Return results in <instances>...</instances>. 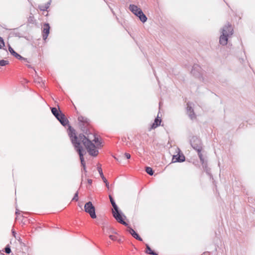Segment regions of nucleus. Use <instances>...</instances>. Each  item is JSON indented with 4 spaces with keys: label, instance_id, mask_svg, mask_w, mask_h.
Returning <instances> with one entry per match:
<instances>
[{
    "label": "nucleus",
    "instance_id": "f257e3e1",
    "mask_svg": "<svg viewBox=\"0 0 255 255\" xmlns=\"http://www.w3.org/2000/svg\"><path fill=\"white\" fill-rule=\"evenodd\" d=\"M78 121L79 126L83 132L77 136L78 141L83 143L90 155L94 157L97 156L99 151L96 148L101 146V142L95 134L92 133L90 120L85 117L79 116Z\"/></svg>",
    "mask_w": 255,
    "mask_h": 255
},
{
    "label": "nucleus",
    "instance_id": "f03ea898",
    "mask_svg": "<svg viewBox=\"0 0 255 255\" xmlns=\"http://www.w3.org/2000/svg\"><path fill=\"white\" fill-rule=\"evenodd\" d=\"M68 135L75 149L79 155L81 165L82 166V170L86 173L87 171L84 158V150L80 143L78 141V137L75 130L71 126H69V128Z\"/></svg>",
    "mask_w": 255,
    "mask_h": 255
},
{
    "label": "nucleus",
    "instance_id": "7ed1b4c3",
    "mask_svg": "<svg viewBox=\"0 0 255 255\" xmlns=\"http://www.w3.org/2000/svg\"><path fill=\"white\" fill-rule=\"evenodd\" d=\"M222 34L220 37L219 42L222 45H226L228 41V38L233 34V28L229 22L225 24L222 28Z\"/></svg>",
    "mask_w": 255,
    "mask_h": 255
},
{
    "label": "nucleus",
    "instance_id": "20e7f679",
    "mask_svg": "<svg viewBox=\"0 0 255 255\" xmlns=\"http://www.w3.org/2000/svg\"><path fill=\"white\" fill-rule=\"evenodd\" d=\"M111 203L113 207L112 210V214L114 218L119 223L125 226H128V224L127 223L124 219L126 218V216L123 214L122 211L119 209L118 205L116 204L115 200H112Z\"/></svg>",
    "mask_w": 255,
    "mask_h": 255
},
{
    "label": "nucleus",
    "instance_id": "39448f33",
    "mask_svg": "<svg viewBox=\"0 0 255 255\" xmlns=\"http://www.w3.org/2000/svg\"><path fill=\"white\" fill-rule=\"evenodd\" d=\"M190 144L192 148L197 152H201L202 150V143L201 139L196 136H193L190 139Z\"/></svg>",
    "mask_w": 255,
    "mask_h": 255
},
{
    "label": "nucleus",
    "instance_id": "423d86ee",
    "mask_svg": "<svg viewBox=\"0 0 255 255\" xmlns=\"http://www.w3.org/2000/svg\"><path fill=\"white\" fill-rule=\"evenodd\" d=\"M191 73L195 77L199 78L202 82H206L207 81L205 78L203 77L202 69L199 65L194 64L193 66Z\"/></svg>",
    "mask_w": 255,
    "mask_h": 255
},
{
    "label": "nucleus",
    "instance_id": "0eeeda50",
    "mask_svg": "<svg viewBox=\"0 0 255 255\" xmlns=\"http://www.w3.org/2000/svg\"><path fill=\"white\" fill-rule=\"evenodd\" d=\"M84 210L90 215L92 219L96 218L97 216L95 212V208L93 206L92 202L89 201L85 204Z\"/></svg>",
    "mask_w": 255,
    "mask_h": 255
},
{
    "label": "nucleus",
    "instance_id": "6e6552de",
    "mask_svg": "<svg viewBox=\"0 0 255 255\" xmlns=\"http://www.w3.org/2000/svg\"><path fill=\"white\" fill-rule=\"evenodd\" d=\"M57 120L60 123V124L64 127H66V126H68V128L67 129V131L68 132L69 126H71L69 124V121L66 118L65 116L62 112H60V113L58 115L57 117H55Z\"/></svg>",
    "mask_w": 255,
    "mask_h": 255
},
{
    "label": "nucleus",
    "instance_id": "1a4fd4ad",
    "mask_svg": "<svg viewBox=\"0 0 255 255\" xmlns=\"http://www.w3.org/2000/svg\"><path fill=\"white\" fill-rule=\"evenodd\" d=\"M178 149L179 152L177 154L173 156L172 163L182 162L185 160V157L184 154L182 153H180V149L179 148H178Z\"/></svg>",
    "mask_w": 255,
    "mask_h": 255
},
{
    "label": "nucleus",
    "instance_id": "9d476101",
    "mask_svg": "<svg viewBox=\"0 0 255 255\" xmlns=\"http://www.w3.org/2000/svg\"><path fill=\"white\" fill-rule=\"evenodd\" d=\"M8 49L10 54L15 57L17 59L20 60H23L25 62H28L27 58L23 57L20 54L16 52L9 44L8 45Z\"/></svg>",
    "mask_w": 255,
    "mask_h": 255
},
{
    "label": "nucleus",
    "instance_id": "9b49d317",
    "mask_svg": "<svg viewBox=\"0 0 255 255\" xmlns=\"http://www.w3.org/2000/svg\"><path fill=\"white\" fill-rule=\"evenodd\" d=\"M50 25L48 23H45L43 25V28L42 30V38L44 40L47 39L50 31Z\"/></svg>",
    "mask_w": 255,
    "mask_h": 255
},
{
    "label": "nucleus",
    "instance_id": "f8f14e48",
    "mask_svg": "<svg viewBox=\"0 0 255 255\" xmlns=\"http://www.w3.org/2000/svg\"><path fill=\"white\" fill-rule=\"evenodd\" d=\"M128 8L129 10L135 16L138 15L139 13L141 12V11H142L140 8L133 4H130L129 5Z\"/></svg>",
    "mask_w": 255,
    "mask_h": 255
},
{
    "label": "nucleus",
    "instance_id": "ddd939ff",
    "mask_svg": "<svg viewBox=\"0 0 255 255\" xmlns=\"http://www.w3.org/2000/svg\"><path fill=\"white\" fill-rule=\"evenodd\" d=\"M127 227H128V231L134 238L139 241H142V238L131 227L128 225Z\"/></svg>",
    "mask_w": 255,
    "mask_h": 255
},
{
    "label": "nucleus",
    "instance_id": "4468645a",
    "mask_svg": "<svg viewBox=\"0 0 255 255\" xmlns=\"http://www.w3.org/2000/svg\"><path fill=\"white\" fill-rule=\"evenodd\" d=\"M187 113L191 120L196 118L195 114L194 112V110L189 104H187Z\"/></svg>",
    "mask_w": 255,
    "mask_h": 255
},
{
    "label": "nucleus",
    "instance_id": "2eb2a0df",
    "mask_svg": "<svg viewBox=\"0 0 255 255\" xmlns=\"http://www.w3.org/2000/svg\"><path fill=\"white\" fill-rule=\"evenodd\" d=\"M9 30L11 31L9 34L11 35V36L18 37L19 38L23 37L22 33L18 31L17 28L9 29Z\"/></svg>",
    "mask_w": 255,
    "mask_h": 255
},
{
    "label": "nucleus",
    "instance_id": "dca6fc26",
    "mask_svg": "<svg viewBox=\"0 0 255 255\" xmlns=\"http://www.w3.org/2000/svg\"><path fill=\"white\" fill-rule=\"evenodd\" d=\"M161 119L157 116L154 120V123L151 125L152 128H155L160 125Z\"/></svg>",
    "mask_w": 255,
    "mask_h": 255
},
{
    "label": "nucleus",
    "instance_id": "f3484780",
    "mask_svg": "<svg viewBox=\"0 0 255 255\" xmlns=\"http://www.w3.org/2000/svg\"><path fill=\"white\" fill-rule=\"evenodd\" d=\"M139 20L142 22L144 23L147 21V18L146 16L144 14L143 11H141L138 15L136 16Z\"/></svg>",
    "mask_w": 255,
    "mask_h": 255
},
{
    "label": "nucleus",
    "instance_id": "a211bd4d",
    "mask_svg": "<svg viewBox=\"0 0 255 255\" xmlns=\"http://www.w3.org/2000/svg\"><path fill=\"white\" fill-rule=\"evenodd\" d=\"M51 111L52 114L55 117H57L58 115L61 112V111L59 109H57L55 107L51 108Z\"/></svg>",
    "mask_w": 255,
    "mask_h": 255
},
{
    "label": "nucleus",
    "instance_id": "6ab92c4d",
    "mask_svg": "<svg viewBox=\"0 0 255 255\" xmlns=\"http://www.w3.org/2000/svg\"><path fill=\"white\" fill-rule=\"evenodd\" d=\"M110 233L117 234V232L113 228L110 226H107L106 234Z\"/></svg>",
    "mask_w": 255,
    "mask_h": 255
},
{
    "label": "nucleus",
    "instance_id": "aec40b11",
    "mask_svg": "<svg viewBox=\"0 0 255 255\" xmlns=\"http://www.w3.org/2000/svg\"><path fill=\"white\" fill-rule=\"evenodd\" d=\"M198 155L199 157V159L200 160L201 163L202 164L203 167H204V163L206 162V161H205L203 154H202L201 152L198 153Z\"/></svg>",
    "mask_w": 255,
    "mask_h": 255
},
{
    "label": "nucleus",
    "instance_id": "412c9836",
    "mask_svg": "<svg viewBox=\"0 0 255 255\" xmlns=\"http://www.w3.org/2000/svg\"><path fill=\"white\" fill-rule=\"evenodd\" d=\"M145 171L149 175H153L154 173V171L152 169V168L149 166H146L145 167Z\"/></svg>",
    "mask_w": 255,
    "mask_h": 255
},
{
    "label": "nucleus",
    "instance_id": "4be33fe9",
    "mask_svg": "<svg viewBox=\"0 0 255 255\" xmlns=\"http://www.w3.org/2000/svg\"><path fill=\"white\" fill-rule=\"evenodd\" d=\"M36 20L35 19L34 16L32 15H30L27 19V22L29 23L34 24L35 23Z\"/></svg>",
    "mask_w": 255,
    "mask_h": 255
},
{
    "label": "nucleus",
    "instance_id": "5701e85b",
    "mask_svg": "<svg viewBox=\"0 0 255 255\" xmlns=\"http://www.w3.org/2000/svg\"><path fill=\"white\" fill-rule=\"evenodd\" d=\"M9 62L4 59L0 60V66H4L8 64Z\"/></svg>",
    "mask_w": 255,
    "mask_h": 255
},
{
    "label": "nucleus",
    "instance_id": "b1692460",
    "mask_svg": "<svg viewBox=\"0 0 255 255\" xmlns=\"http://www.w3.org/2000/svg\"><path fill=\"white\" fill-rule=\"evenodd\" d=\"M145 247H146V251H145V253L147 254H148V255H150L151 252L153 251L151 249L150 247H149V246L146 244H145Z\"/></svg>",
    "mask_w": 255,
    "mask_h": 255
},
{
    "label": "nucleus",
    "instance_id": "393cba45",
    "mask_svg": "<svg viewBox=\"0 0 255 255\" xmlns=\"http://www.w3.org/2000/svg\"><path fill=\"white\" fill-rule=\"evenodd\" d=\"M11 249H10V247L9 246V245H7L5 248H4V252L6 253V254H10L11 253Z\"/></svg>",
    "mask_w": 255,
    "mask_h": 255
},
{
    "label": "nucleus",
    "instance_id": "a878e982",
    "mask_svg": "<svg viewBox=\"0 0 255 255\" xmlns=\"http://www.w3.org/2000/svg\"><path fill=\"white\" fill-rule=\"evenodd\" d=\"M5 46V43L3 39L0 36V49L3 48Z\"/></svg>",
    "mask_w": 255,
    "mask_h": 255
},
{
    "label": "nucleus",
    "instance_id": "bb28decb",
    "mask_svg": "<svg viewBox=\"0 0 255 255\" xmlns=\"http://www.w3.org/2000/svg\"><path fill=\"white\" fill-rule=\"evenodd\" d=\"M97 170L99 173V174L100 175L101 177L102 176H104V174H103V170H102V169L101 167V165H100V166H98V168H97Z\"/></svg>",
    "mask_w": 255,
    "mask_h": 255
},
{
    "label": "nucleus",
    "instance_id": "cd10ccee",
    "mask_svg": "<svg viewBox=\"0 0 255 255\" xmlns=\"http://www.w3.org/2000/svg\"><path fill=\"white\" fill-rule=\"evenodd\" d=\"M78 191H77L75 194H74V196L73 197V198H72V201H78Z\"/></svg>",
    "mask_w": 255,
    "mask_h": 255
},
{
    "label": "nucleus",
    "instance_id": "c85d7f7f",
    "mask_svg": "<svg viewBox=\"0 0 255 255\" xmlns=\"http://www.w3.org/2000/svg\"><path fill=\"white\" fill-rule=\"evenodd\" d=\"M38 8L41 11L47 10L46 8L44 6V5H39L38 6Z\"/></svg>",
    "mask_w": 255,
    "mask_h": 255
},
{
    "label": "nucleus",
    "instance_id": "c756f323",
    "mask_svg": "<svg viewBox=\"0 0 255 255\" xmlns=\"http://www.w3.org/2000/svg\"><path fill=\"white\" fill-rule=\"evenodd\" d=\"M51 0H50L49 1H48L47 3H46L45 4L44 6L46 8V9L47 10V9L49 7L50 4H51Z\"/></svg>",
    "mask_w": 255,
    "mask_h": 255
},
{
    "label": "nucleus",
    "instance_id": "7c9ffc66",
    "mask_svg": "<svg viewBox=\"0 0 255 255\" xmlns=\"http://www.w3.org/2000/svg\"><path fill=\"white\" fill-rule=\"evenodd\" d=\"M109 238L113 241H117V238L113 235H110Z\"/></svg>",
    "mask_w": 255,
    "mask_h": 255
},
{
    "label": "nucleus",
    "instance_id": "2f4dec72",
    "mask_svg": "<svg viewBox=\"0 0 255 255\" xmlns=\"http://www.w3.org/2000/svg\"><path fill=\"white\" fill-rule=\"evenodd\" d=\"M124 155H125V157H126L127 159H130V157H131V156H130V154H129V153H125L124 154Z\"/></svg>",
    "mask_w": 255,
    "mask_h": 255
},
{
    "label": "nucleus",
    "instance_id": "473e14b6",
    "mask_svg": "<svg viewBox=\"0 0 255 255\" xmlns=\"http://www.w3.org/2000/svg\"><path fill=\"white\" fill-rule=\"evenodd\" d=\"M101 177L102 178V179L104 183H106L108 181L106 179V178H105V177L104 176V175Z\"/></svg>",
    "mask_w": 255,
    "mask_h": 255
},
{
    "label": "nucleus",
    "instance_id": "72a5a7b5",
    "mask_svg": "<svg viewBox=\"0 0 255 255\" xmlns=\"http://www.w3.org/2000/svg\"><path fill=\"white\" fill-rule=\"evenodd\" d=\"M12 235L15 238V239H17V237H16V233H15V232L13 230H12Z\"/></svg>",
    "mask_w": 255,
    "mask_h": 255
},
{
    "label": "nucleus",
    "instance_id": "f704fd0d",
    "mask_svg": "<svg viewBox=\"0 0 255 255\" xmlns=\"http://www.w3.org/2000/svg\"><path fill=\"white\" fill-rule=\"evenodd\" d=\"M16 239L17 240V241L19 243V244L20 245V246H22V240L20 239V237H18V238H17Z\"/></svg>",
    "mask_w": 255,
    "mask_h": 255
},
{
    "label": "nucleus",
    "instance_id": "c9c22d12",
    "mask_svg": "<svg viewBox=\"0 0 255 255\" xmlns=\"http://www.w3.org/2000/svg\"><path fill=\"white\" fill-rule=\"evenodd\" d=\"M150 255H158V253L155 252V251H152L150 254Z\"/></svg>",
    "mask_w": 255,
    "mask_h": 255
},
{
    "label": "nucleus",
    "instance_id": "e433bc0d",
    "mask_svg": "<svg viewBox=\"0 0 255 255\" xmlns=\"http://www.w3.org/2000/svg\"><path fill=\"white\" fill-rule=\"evenodd\" d=\"M204 170L206 171V172L207 173V174L210 175V170L209 169H207Z\"/></svg>",
    "mask_w": 255,
    "mask_h": 255
},
{
    "label": "nucleus",
    "instance_id": "4c0bfd02",
    "mask_svg": "<svg viewBox=\"0 0 255 255\" xmlns=\"http://www.w3.org/2000/svg\"><path fill=\"white\" fill-rule=\"evenodd\" d=\"M88 183L90 185H91L92 183V180L90 179H88L87 180Z\"/></svg>",
    "mask_w": 255,
    "mask_h": 255
},
{
    "label": "nucleus",
    "instance_id": "58836bf2",
    "mask_svg": "<svg viewBox=\"0 0 255 255\" xmlns=\"http://www.w3.org/2000/svg\"><path fill=\"white\" fill-rule=\"evenodd\" d=\"M203 168H204V170L208 169V167H207V162L204 163V167H203Z\"/></svg>",
    "mask_w": 255,
    "mask_h": 255
},
{
    "label": "nucleus",
    "instance_id": "ea45409f",
    "mask_svg": "<svg viewBox=\"0 0 255 255\" xmlns=\"http://www.w3.org/2000/svg\"><path fill=\"white\" fill-rule=\"evenodd\" d=\"M109 199H110V201H111L112 200H114V198L111 195H109Z\"/></svg>",
    "mask_w": 255,
    "mask_h": 255
},
{
    "label": "nucleus",
    "instance_id": "a19ab883",
    "mask_svg": "<svg viewBox=\"0 0 255 255\" xmlns=\"http://www.w3.org/2000/svg\"><path fill=\"white\" fill-rule=\"evenodd\" d=\"M105 184H106V186L109 188V183L108 182V181H107L106 183H105Z\"/></svg>",
    "mask_w": 255,
    "mask_h": 255
},
{
    "label": "nucleus",
    "instance_id": "79ce46f5",
    "mask_svg": "<svg viewBox=\"0 0 255 255\" xmlns=\"http://www.w3.org/2000/svg\"><path fill=\"white\" fill-rule=\"evenodd\" d=\"M20 214V211L18 210H16L15 214L16 215H19Z\"/></svg>",
    "mask_w": 255,
    "mask_h": 255
},
{
    "label": "nucleus",
    "instance_id": "37998d69",
    "mask_svg": "<svg viewBox=\"0 0 255 255\" xmlns=\"http://www.w3.org/2000/svg\"><path fill=\"white\" fill-rule=\"evenodd\" d=\"M106 227H107V226H103L102 228L104 232L105 233L106 232Z\"/></svg>",
    "mask_w": 255,
    "mask_h": 255
},
{
    "label": "nucleus",
    "instance_id": "c03bdc74",
    "mask_svg": "<svg viewBox=\"0 0 255 255\" xmlns=\"http://www.w3.org/2000/svg\"><path fill=\"white\" fill-rule=\"evenodd\" d=\"M21 246L26 247L25 244L22 242V246Z\"/></svg>",
    "mask_w": 255,
    "mask_h": 255
},
{
    "label": "nucleus",
    "instance_id": "a18cd8bd",
    "mask_svg": "<svg viewBox=\"0 0 255 255\" xmlns=\"http://www.w3.org/2000/svg\"><path fill=\"white\" fill-rule=\"evenodd\" d=\"M114 158H115V159H116L117 161H119V158H117V157H114Z\"/></svg>",
    "mask_w": 255,
    "mask_h": 255
},
{
    "label": "nucleus",
    "instance_id": "49530a36",
    "mask_svg": "<svg viewBox=\"0 0 255 255\" xmlns=\"http://www.w3.org/2000/svg\"><path fill=\"white\" fill-rule=\"evenodd\" d=\"M153 72H154V75L156 76V74H155L154 70H153Z\"/></svg>",
    "mask_w": 255,
    "mask_h": 255
},
{
    "label": "nucleus",
    "instance_id": "de8ad7c7",
    "mask_svg": "<svg viewBox=\"0 0 255 255\" xmlns=\"http://www.w3.org/2000/svg\"><path fill=\"white\" fill-rule=\"evenodd\" d=\"M28 67H29V68H31L30 65H28Z\"/></svg>",
    "mask_w": 255,
    "mask_h": 255
},
{
    "label": "nucleus",
    "instance_id": "09e8293b",
    "mask_svg": "<svg viewBox=\"0 0 255 255\" xmlns=\"http://www.w3.org/2000/svg\"><path fill=\"white\" fill-rule=\"evenodd\" d=\"M118 241L119 242H121V240H118Z\"/></svg>",
    "mask_w": 255,
    "mask_h": 255
},
{
    "label": "nucleus",
    "instance_id": "8fccbe9b",
    "mask_svg": "<svg viewBox=\"0 0 255 255\" xmlns=\"http://www.w3.org/2000/svg\"><path fill=\"white\" fill-rule=\"evenodd\" d=\"M242 61L243 62L244 60L243 59H242Z\"/></svg>",
    "mask_w": 255,
    "mask_h": 255
},
{
    "label": "nucleus",
    "instance_id": "3c124183",
    "mask_svg": "<svg viewBox=\"0 0 255 255\" xmlns=\"http://www.w3.org/2000/svg\"><path fill=\"white\" fill-rule=\"evenodd\" d=\"M1 255H4V254L3 253H1Z\"/></svg>",
    "mask_w": 255,
    "mask_h": 255
}]
</instances>
